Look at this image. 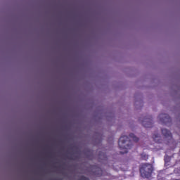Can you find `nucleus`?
Returning <instances> with one entry per match:
<instances>
[{
    "label": "nucleus",
    "mask_w": 180,
    "mask_h": 180,
    "mask_svg": "<svg viewBox=\"0 0 180 180\" xmlns=\"http://www.w3.org/2000/svg\"><path fill=\"white\" fill-rule=\"evenodd\" d=\"M78 180H89V179L88 177H85V176H82Z\"/></svg>",
    "instance_id": "nucleus-9"
},
{
    "label": "nucleus",
    "mask_w": 180,
    "mask_h": 180,
    "mask_svg": "<svg viewBox=\"0 0 180 180\" xmlns=\"http://www.w3.org/2000/svg\"><path fill=\"white\" fill-rule=\"evenodd\" d=\"M153 139L157 144H162V143H164V140L161 139V136L157 132L153 135Z\"/></svg>",
    "instance_id": "nucleus-6"
},
{
    "label": "nucleus",
    "mask_w": 180,
    "mask_h": 180,
    "mask_svg": "<svg viewBox=\"0 0 180 180\" xmlns=\"http://www.w3.org/2000/svg\"><path fill=\"white\" fill-rule=\"evenodd\" d=\"M131 140L134 141V143H137L139 141V138L136 136L134 134H130L129 138L127 136H122L120 138L118 146L120 150H124V151L120 152V154H127V153H129V150L133 147Z\"/></svg>",
    "instance_id": "nucleus-1"
},
{
    "label": "nucleus",
    "mask_w": 180,
    "mask_h": 180,
    "mask_svg": "<svg viewBox=\"0 0 180 180\" xmlns=\"http://www.w3.org/2000/svg\"><path fill=\"white\" fill-rule=\"evenodd\" d=\"M141 123L143 127H146V129H150L153 127V117L151 116L145 117L143 120H142Z\"/></svg>",
    "instance_id": "nucleus-4"
},
{
    "label": "nucleus",
    "mask_w": 180,
    "mask_h": 180,
    "mask_svg": "<svg viewBox=\"0 0 180 180\" xmlns=\"http://www.w3.org/2000/svg\"><path fill=\"white\" fill-rule=\"evenodd\" d=\"M142 178H150L153 174V165L150 163H144L139 169Z\"/></svg>",
    "instance_id": "nucleus-2"
},
{
    "label": "nucleus",
    "mask_w": 180,
    "mask_h": 180,
    "mask_svg": "<svg viewBox=\"0 0 180 180\" xmlns=\"http://www.w3.org/2000/svg\"><path fill=\"white\" fill-rule=\"evenodd\" d=\"M179 162H180V160L176 161V164H179Z\"/></svg>",
    "instance_id": "nucleus-10"
},
{
    "label": "nucleus",
    "mask_w": 180,
    "mask_h": 180,
    "mask_svg": "<svg viewBox=\"0 0 180 180\" xmlns=\"http://www.w3.org/2000/svg\"><path fill=\"white\" fill-rule=\"evenodd\" d=\"M141 160H143V161H147V160H148V155H147L146 153H141Z\"/></svg>",
    "instance_id": "nucleus-8"
},
{
    "label": "nucleus",
    "mask_w": 180,
    "mask_h": 180,
    "mask_svg": "<svg viewBox=\"0 0 180 180\" xmlns=\"http://www.w3.org/2000/svg\"><path fill=\"white\" fill-rule=\"evenodd\" d=\"M159 119H160V121L162 123H164L165 124H167V123H171V122H172L171 117H169L168 114L159 115Z\"/></svg>",
    "instance_id": "nucleus-5"
},
{
    "label": "nucleus",
    "mask_w": 180,
    "mask_h": 180,
    "mask_svg": "<svg viewBox=\"0 0 180 180\" xmlns=\"http://www.w3.org/2000/svg\"><path fill=\"white\" fill-rule=\"evenodd\" d=\"M162 134L165 137V140L167 143H172L174 141L172 139V134L169 130L167 129H162Z\"/></svg>",
    "instance_id": "nucleus-3"
},
{
    "label": "nucleus",
    "mask_w": 180,
    "mask_h": 180,
    "mask_svg": "<svg viewBox=\"0 0 180 180\" xmlns=\"http://www.w3.org/2000/svg\"><path fill=\"white\" fill-rule=\"evenodd\" d=\"M174 155H176V154H174L172 156L165 155V162L168 163L172 161V158H174Z\"/></svg>",
    "instance_id": "nucleus-7"
}]
</instances>
